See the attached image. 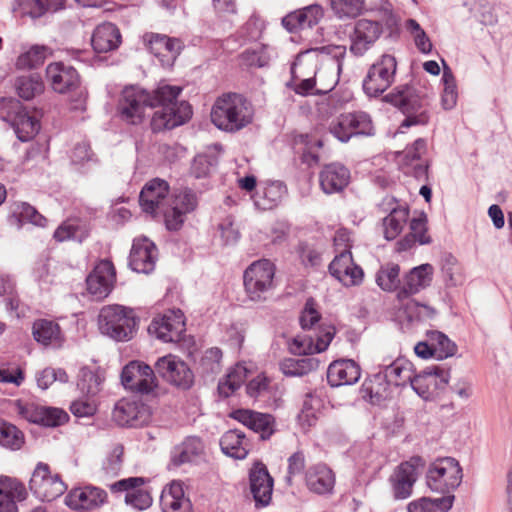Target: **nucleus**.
I'll return each instance as SVG.
<instances>
[{
    "label": "nucleus",
    "instance_id": "obj_1",
    "mask_svg": "<svg viewBox=\"0 0 512 512\" xmlns=\"http://www.w3.org/2000/svg\"><path fill=\"white\" fill-rule=\"evenodd\" d=\"M182 88L163 85L152 92L130 86L123 89L118 112L123 121L138 125L146 116L147 109L158 108L151 118V129L158 133L185 124L192 117V107L187 101H177Z\"/></svg>",
    "mask_w": 512,
    "mask_h": 512
},
{
    "label": "nucleus",
    "instance_id": "obj_2",
    "mask_svg": "<svg viewBox=\"0 0 512 512\" xmlns=\"http://www.w3.org/2000/svg\"><path fill=\"white\" fill-rule=\"evenodd\" d=\"M382 101L397 108L405 115L400 128L426 125L429 122L430 115L426 108L428 105L427 94L414 85H398L384 95Z\"/></svg>",
    "mask_w": 512,
    "mask_h": 512
},
{
    "label": "nucleus",
    "instance_id": "obj_3",
    "mask_svg": "<svg viewBox=\"0 0 512 512\" xmlns=\"http://www.w3.org/2000/svg\"><path fill=\"white\" fill-rule=\"evenodd\" d=\"M253 108L241 94L226 93L215 101L211 120L213 124L226 132H237L252 122Z\"/></svg>",
    "mask_w": 512,
    "mask_h": 512
},
{
    "label": "nucleus",
    "instance_id": "obj_4",
    "mask_svg": "<svg viewBox=\"0 0 512 512\" xmlns=\"http://www.w3.org/2000/svg\"><path fill=\"white\" fill-rule=\"evenodd\" d=\"M47 82L59 94L71 93V109L85 110L87 91L82 86L78 71L62 61L52 62L45 70Z\"/></svg>",
    "mask_w": 512,
    "mask_h": 512
},
{
    "label": "nucleus",
    "instance_id": "obj_5",
    "mask_svg": "<svg viewBox=\"0 0 512 512\" xmlns=\"http://www.w3.org/2000/svg\"><path fill=\"white\" fill-rule=\"evenodd\" d=\"M102 334L116 341H128L136 330V318L132 309L120 305L105 306L98 316Z\"/></svg>",
    "mask_w": 512,
    "mask_h": 512
},
{
    "label": "nucleus",
    "instance_id": "obj_6",
    "mask_svg": "<svg viewBox=\"0 0 512 512\" xmlns=\"http://www.w3.org/2000/svg\"><path fill=\"white\" fill-rule=\"evenodd\" d=\"M462 468L459 462L452 457L436 459L432 462L426 473V484L434 492L453 495L452 492L462 482Z\"/></svg>",
    "mask_w": 512,
    "mask_h": 512
},
{
    "label": "nucleus",
    "instance_id": "obj_7",
    "mask_svg": "<svg viewBox=\"0 0 512 512\" xmlns=\"http://www.w3.org/2000/svg\"><path fill=\"white\" fill-rule=\"evenodd\" d=\"M275 265L268 259H261L250 264L243 275V283L250 300L259 302L267 299L273 288Z\"/></svg>",
    "mask_w": 512,
    "mask_h": 512
},
{
    "label": "nucleus",
    "instance_id": "obj_8",
    "mask_svg": "<svg viewBox=\"0 0 512 512\" xmlns=\"http://www.w3.org/2000/svg\"><path fill=\"white\" fill-rule=\"evenodd\" d=\"M396 71V58L390 54H383L369 67L363 79L364 93L369 98L382 95L394 83Z\"/></svg>",
    "mask_w": 512,
    "mask_h": 512
},
{
    "label": "nucleus",
    "instance_id": "obj_9",
    "mask_svg": "<svg viewBox=\"0 0 512 512\" xmlns=\"http://www.w3.org/2000/svg\"><path fill=\"white\" fill-rule=\"evenodd\" d=\"M425 467V460L420 456H412L400 463L389 477L393 497L404 500L412 495L413 487Z\"/></svg>",
    "mask_w": 512,
    "mask_h": 512
},
{
    "label": "nucleus",
    "instance_id": "obj_10",
    "mask_svg": "<svg viewBox=\"0 0 512 512\" xmlns=\"http://www.w3.org/2000/svg\"><path fill=\"white\" fill-rule=\"evenodd\" d=\"M29 488L37 498L47 502L55 500L67 490L60 475H52L49 465L43 462H39L34 469Z\"/></svg>",
    "mask_w": 512,
    "mask_h": 512
},
{
    "label": "nucleus",
    "instance_id": "obj_11",
    "mask_svg": "<svg viewBox=\"0 0 512 512\" xmlns=\"http://www.w3.org/2000/svg\"><path fill=\"white\" fill-rule=\"evenodd\" d=\"M198 205L194 190L188 187L174 189L171 204L164 212L166 228L169 231L179 230L185 222L186 215L193 212Z\"/></svg>",
    "mask_w": 512,
    "mask_h": 512
},
{
    "label": "nucleus",
    "instance_id": "obj_12",
    "mask_svg": "<svg viewBox=\"0 0 512 512\" xmlns=\"http://www.w3.org/2000/svg\"><path fill=\"white\" fill-rule=\"evenodd\" d=\"M121 383L125 389L140 394H149L158 386L153 368L137 360L130 361L123 367Z\"/></svg>",
    "mask_w": 512,
    "mask_h": 512
},
{
    "label": "nucleus",
    "instance_id": "obj_13",
    "mask_svg": "<svg viewBox=\"0 0 512 512\" xmlns=\"http://www.w3.org/2000/svg\"><path fill=\"white\" fill-rule=\"evenodd\" d=\"M153 370L155 375L182 389H189L194 382V374L188 365L172 354L158 358Z\"/></svg>",
    "mask_w": 512,
    "mask_h": 512
},
{
    "label": "nucleus",
    "instance_id": "obj_14",
    "mask_svg": "<svg viewBox=\"0 0 512 512\" xmlns=\"http://www.w3.org/2000/svg\"><path fill=\"white\" fill-rule=\"evenodd\" d=\"M382 34V24L379 21L362 18L354 23L349 35V51L356 57H362L370 50Z\"/></svg>",
    "mask_w": 512,
    "mask_h": 512
},
{
    "label": "nucleus",
    "instance_id": "obj_15",
    "mask_svg": "<svg viewBox=\"0 0 512 512\" xmlns=\"http://www.w3.org/2000/svg\"><path fill=\"white\" fill-rule=\"evenodd\" d=\"M185 331L184 314L180 309L169 310L167 313L155 317L148 327L151 335L163 342H178Z\"/></svg>",
    "mask_w": 512,
    "mask_h": 512
},
{
    "label": "nucleus",
    "instance_id": "obj_16",
    "mask_svg": "<svg viewBox=\"0 0 512 512\" xmlns=\"http://www.w3.org/2000/svg\"><path fill=\"white\" fill-rule=\"evenodd\" d=\"M112 417L119 426L138 428L150 422L151 413L141 402L122 399L116 403Z\"/></svg>",
    "mask_w": 512,
    "mask_h": 512
},
{
    "label": "nucleus",
    "instance_id": "obj_17",
    "mask_svg": "<svg viewBox=\"0 0 512 512\" xmlns=\"http://www.w3.org/2000/svg\"><path fill=\"white\" fill-rule=\"evenodd\" d=\"M5 120L10 123L17 138L22 142L32 140L40 130L39 121L18 100L10 101V111Z\"/></svg>",
    "mask_w": 512,
    "mask_h": 512
},
{
    "label": "nucleus",
    "instance_id": "obj_18",
    "mask_svg": "<svg viewBox=\"0 0 512 512\" xmlns=\"http://www.w3.org/2000/svg\"><path fill=\"white\" fill-rule=\"evenodd\" d=\"M450 379V369L440 365H431L418 374L411 376L410 385L412 389L423 399L431 395L430 387L442 389Z\"/></svg>",
    "mask_w": 512,
    "mask_h": 512
},
{
    "label": "nucleus",
    "instance_id": "obj_19",
    "mask_svg": "<svg viewBox=\"0 0 512 512\" xmlns=\"http://www.w3.org/2000/svg\"><path fill=\"white\" fill-rule=\"evenodd\" d=\"M169 185L165 180L155 178L145 184L139 195V203L142 210L150 214L167 211V196Z\"/></svg>",
    "mask_w": 512,
    "mask_h": 512
},
{
    "label": "nucleus",
    "instance_id": "obj_20",
    "mask_svg": "<svg viewBox=\"0 0 512 512\" xmlns=\"http://www.w3.org/2000/svg\"><path fill=\"white\" fill-rule=\"evenodd\" d=\"M143 38L148 49L159 58L162 65H172L184 47L179 38L164 34L146 33Z\"/></svg>",
    "mask_w": 512,
    "mask_h": 512
},
{
    "label": "nucleus",
    "instance_id": "obj_21",
    "mask_svg": "<svg viewBox=\"0 0 512 512\" xmlns=\"http://www.w3.org/2000/svg\"><path fill=\"white\" fill-rule=\"evenodd\" d=\"M250 492L255 501V506H268L272 499L274 480L268 472L267 467L256 462L249 472Z\"/></svg>",
    "mask_w": 512,
    "mask_h": 512
},
{
    "label": "nucleus",
    "instance_id": "obj_22",
    "mask_svg": "<svg viewBox=\"0 0 512 512\" xmlns=\"http://www.w3.org/2000/svg\"><path fill=\"white\" fill-rule=\"evenodd\" d=\"M145 483L143 477H129L116 481L110 485L112 492H126L125 502L137 510H145L152 504L150 493L141 488Z\"/></svg>",
    "mask_w": 512,
    "mask_h": 512
},
{
    "label": "nucleus",
    "instance_id": "obj_23",
    "mask_svg": "<svg viewBox=\"0 0 512 512\" xmlns=\"http://www.w3.org/2000/svg\"><path fill=\"white\" fill-rule=\"evenodd\" d=\"M335 335L334 327H327L320 333L312 335H298L291 339L288 349L294 355L310 356L325 351Z\"/></svg>",
    "mask_w": 512,
    "mask_h": 512
},
{
    "label": "nucleus",
    "instance_id": "obj_24",
    "mask_svg": "<svg viewBox=\"0 0 512 512\" xmlns=\"http://www.w3.org/2000/svg\"><path fill=\"white\" fill-rule=\"evenodd\" d=\"M115 278L116 272L112 262L102 260L87 276V290L96 300L104 299L111 292Z\"/></svg>",
    "mask_w": 512,
    "mask_h": 512
},
{
    "label": "nucleus",
    "instance_id": "obj_25",
    "mask_svg": "<svg viewBox=\"0 0 512 512\" xmlns=\"http://www.w3.org/2000/svg\"><path fill=\"white\" fill-rule=\"evenodd\" d=\"M433 267L426 263L412 268L404 277L402 286L397 292V299L403 309L404 301L411 300L410 296L428 287L432 281Z\"/></svg>",
    "mask_w": 512,
    "mask_h": 512
},
{
    "label": "nucleus",
    "instance_id": "obj_26",
    "mask_svg": "<svg viewBox=\"0 0 512 512\" xmlns=\"http://www.w3.org/2000/svg\"><path fill=\"white\" fill-rule=\"evenodd\" d=\"M157 247L147 238L135 239L129 255V266L137 273L149 274L155 269Z\"/></svg>",
    "mask_w": 512,
    "mask_h": 512
},
{
    "label": "nucleus",
    "instance_id": "obj_27",
    "mask_svg": "<svg viewBox=\"0 0 512 512\" xmlns=\"http://www.w3.org/2000/svg\"><path fill=\"white\" fill-rule=\"evenodd\" d=\"M20 414L29 422L45 427H57L66 423L69 415L62 409L26 404L20 407Z\"/></svg>",
    "mask_w": 512,
    "mask_h": 512
},
{
    "label": "nucleus",
    "instance_id": "obj_28",
    "mask_svg": "<svg viewBox=\"0 0 512 512\" xmlns=\"http://www.w3.org/2000/svg\"><path fill=\"white\" fill-rule=\"evenodd\" d=\"M329 273L345 286L357 285L362 281L363 270L354 264L352 253L348 250L336 255L328 267Z\"/></svg>",
    "mask_w": 512,
    "mask_h": 512
},
{
    "label": "nucleus",
    "instance_id": "obj_29",
    "mask_svg": "<svg viewBox=\"0 0 512 512\" xmlns=\"http://www.w3.org/2000/svg\"><path fill=\"white\" fill-rule=\"evenodd\" d=\"M232 417L259 434L260 440L266 441L275 432V418L268 413H261L248 409H238L232 413Z\"/></svg>",
    "mask_w": 512,
    "mask_h": 512
},
{
    "label": "nucleus",
    "instance_id": "obj_30",
    "mask_svg": "<svg viewBox=\"0 0 512 512\" xmlns=\"http://www.w3.org/2000/svg\"><path fill=\"white\" fill-rule=\"evenodd\" d=\"M324 16V9L314 3L288 13L282 18L283 27L290 33L317 25Z\"/></svg>",
    "mask_w": 512,
    "mask_h": 512
},
{
    "label": "nucleus",
    "instance_id": "obj_31",
    "mask_svg": "<svg viewBox=\"0 0 512 512\" xmlns=\"http://www.w3.org/2000/svg\"><path fill=\"white\" fill-rule=\"evenodd\" d=\"M350 182L349 169L339 163L333 162L323 166L319 172V183L325 194L342 192Z\"/></svg>",
    "mask_w": 512,
    "mask_h": 512
},
{
    "label": "nucleus",
    "instance_id": "obj_32",
    "mask_svg": "<svg viewBox=\"0 0 512 512\" xmlns=\"http://www.w3.org/2000/svg\"><path fill=\"white\" fill-rule=\"evenodd\" d=\"M360 376V366L351 359L336 360L327 369V381L331 387L352 385Z\"/></svg>",
    "mask_w": 512,
    "mask_h": 512
},
{
    "label": "nucleus",
    "instance_id": "obj_33",
    "mask_svg": "<svg viewBox=\"0 0 512 512\" xmlns=\"http://www.w3.org/2000/svg\"><path fill=\"white\" fill-rule=\"evenodd\" d=\"M205 446L200 437L188 436L183 442L174 447L171 454V462L174 466L186 463L197 464L204 456Z\"/></svg>",
    "mask_w": 512,
    "mask_h": 512
},
{
    "label": "nucleus",
    "instance_id": "obj_34",
    "mask_svg": "<svg viewBox=\"0 0 512 512\" xmlns=\"http://www.w3.org/2000/svg\"><path fill=\"white\" fill-rule=\"evenodd\" d=\"M121 43V34L118 27L110 22L98 25L91 38L95 52L107 53L118 48Z\"/></svg>",
    "mask_w": 512,
    "mask_h": 512
},
{
    "label": "nucleus",
    "instance_id": "obj_35",
    "mask_svg": "<svg viewBox=\"0 0 512 512\" xmlns=\"http://www.w3.org/2000/svg\"><path fill=\"white\" fill-rule=\"evenodd\" d=\"M160 505L163 512H191L192 504L184 496L181 483L173 481L164 488L160 496Z\"/></svg>",
    "mask_w": 512,
    "mask_h": 512
},
{
    "label": "nucleus",
    "instance_id": "obj_36",
    "mask_svg": "<svg viewBox=\"0 0 512 512\" xmlns=\"http://www.w3.org/2000/svg\"><path fill=\"white\" fill-rule=\"evenodd\" d=\"M23 484L10 478H0V512H18L17 502L26 499Z\"/></svg>",
    "mask_w": 512,
    "mask_h": 512
},
{
    "label": "nucleus",
    "instance_id": "obj_37",
    "mask_svg": "<svg viewBox=\"0 0 512 512\" xmlns=\"http://www.w3.org/2000/svg\"><path fill=\"white\" fill-rule=\"evenodd\" d=\"M306 484L316 494H328L334 488L335 476L325 464H317L306 472Z\"/></svg>",
    "mask_w": 512,
    "mask_h": 512
},
{
    "label": "nucleus",
    "instance_id": "obj_38",
    "mask_svg": "<svg viewBox=\"0 0 512 512\" xmlns=\"http://www.w3.org/2000/svg\"><path fill=\"white\" fill-rule=\"evenodd\" d=\"M63 5V0H13L12 10L20 17L40 18L47 11H56Z\"/></svg>",
    "mask_w": 512,
    "mask_h": 512
},
{
    "label": "nucleus",
    "instance_id": "obj_39",
    "mask_svg": "<svg viewBox=\"0 0 512 512\" xmlns=\"http://www.w3.org/2000/svg\"><path fill=\"white\" fill-rule=\"evenodd\" d=\"M222 452L234 459H245L249 453L250 444L244 432L234 429L225 432L220 438Z\"/></svg>",
    "mask_w": 512,
    "mask_h": 512
},
{
    "label": "nucleus",
    "instance_id": "obj_40",
    "mask_svg": "<svg viewBox=\"0 0 512 512\" xmlns=\"http://www.w3.org/2000/svg\"><path fill=\"white\" fill-rule=\"evenodd\" d=\"M106 498V491L93 486L75 489L69 495L71 505L75 508L87 510L101 506Z\"/></svg>",
    "mask_w": 512,
    "mask_h": 512
},
{
    "label": "nucleus",
    "instance_id": "obj_41",
    "mask_svg": "<svg viewBox=\"0 0 512 512\" xmlns=\"http://www.w3.org/2000/svg\"><path fill=\"white\" fill-rule=\"evenodd\" d=\"M384 369L379 371L377 379L387 380L390 385L402 386L410 381L412 376V364L402 358H398L392 363L383 366Z\"/></svg>",
    "mask_w": 512,
    "mask_h": 512
},
{
    "label": "nucleus",
    "instance_id": "obj_42",
    "mask_svg": "<svg viewBox=\"0 0 512 512\" xmlns=\"http://www.w3.org/2000/svg\"><path fill=\"white\" fill-rule=\"evenodd\" d=\"M319 359L307 356L304 358H285L279 363L280 371L287 377H301L319 367Z\"/></svg>",
    "mask_w": 512,
    "mask_h": 512
},
{
    "label": "nucleus",
    "instance_id": "obj_43",
    "mask_svg": "<svg viewBox=\"0 0 512 512\" xmlns=\"http://www.w3.org/2000/svg\"><path fill=\"white\" fill-rule=\"evenodd\" d=\"M454 495H446L440 498L422 497L412 501L407 506L408 512H448L453 505Z\"/></svg>",
    "mask_w": 512,
    "mask_h": 512
},
{
    "label": "nucleus",
    "instance_id": "obj_44",
    "mask_svg": "<svg viewBox=\"0 0 512 512\" xmlns=\"http://www.w3.org/2000/svg\"><path fill=\"white\" fill-rule=\"evenodd\" d=\"M409 217L407 207L393 208L390 213L383 218L384 238L388 241L394 240L403 230Z\"/></svg>",
    "mask_w": 512,
    "mask_h": 512
},
{
    "label": "nucleus",
    "instance_id": "obj_45",
    "mask_svg": "<svg viewBox=\"0 0 512 512\" xmlns=\"http://www.w3.org/2000/svg\"><path fill=\"white\" fill-rule=\"evenodd\" d=\"M60 333V326L52 320L38 319L33 323V337L38 343L44 346L58 341L60 339Z\"/></svg>",
    "mask_w": 512,
    "mask_h": 512
},
{
    "label": "nucleus",
    "instance_id": "obj_46",
    "mask_svg": "<svg viewBox=\"0 0 512 512\" xmlns=\"http://www.w3.org/2000/svg\"><path fill=\"white\" fill-rule=\"evenodd\" d=\"M425 336L431 342V346L433 347L437 359H446L456 354L457 345L443 332L438 330H427Z\"/></svg>",
    "mask_w": 512,
    "mask_h": 512
},
{
    "label": "nucleus",
    "instance_id": "obj_47",
    "mask_svg": "<svg viewBox=\"0 0 512 512\" xmlns=\"http://www.w3.org/2000/svg\"><path fill=\"white\" fill-rule=\"evenodd\" d=\"M365 0H330L334 16L341 21L357 18L362 14Z\"/></svg>",
    "mask_w": 512,
    "mask_h": 512
},
{
    "label": "nucleus",
    "instance_id": "obj_48",
    "mask_svg": "<svg viewBox=\"0 0 512 512\" xmlns=\"http://www.w3.org/2000/svg\"><path fill=\"white\" fill-rule=\"evenodd\" d=\"M285 192L286 187L283 183L274 182L257 192L254 203L263 210L272 209L281 200Z\"/></svg>",
    "mask_w": 512,
    "mask_h": 512
},
{
    "label": "nucleus",
    "instance_id": "obj_49",
    "mask_svg": "<svg viewBox=\"0 0 512 512\" xmlns=\"http://www.w3.org/2000/svg\"><path fill=\"white\" fill-rule=\"evenodd\" d=\"M104 377L97 370L82 367L78 373L77 387L87 396H95L101 389Z\"/></svg>",
    "mask_w": 512,
    "mask_h": 512
},
{
    "label": "nucleus",
    "instance_id": "obj_50",
    "mask_svg": "<svg viewBox=\"0 0 512 512\" xmlns=\"http://www.w3.org/2000/svg\"><path fill=\"white\" fill-rule=\"evenodd\" d=\"M50 53V48L45 45H33L29 50L18 56L16 68L22 70L37 68L44 63Z\"/></svg>",
    "mask_w": 512,
    "mask_h": 512
},
{
    "label": "nucleus",
    "instance_id": "obj_51",
    "mask_svg": "<svg viewBox=\"0 0 512 512\" xmlns=\"http://www.w3.org/2000/svg\"><path fill=\"white\" fill-rule=\"evenodd\" d=\"M346 120L351 122L349 129L351 130V136H373L375 129L373 126L370 115L363 111H356L351 113H344Z\"/></svg>",
    "mask_w": 512,
    "mask_h": 512
},
{
    "label": "nucleus",
    "instance_id": "obj_52",
    "mask_svg": "<svg viewBox=\"0 0 512 512\" xmlns=\"http://www.w3.org/2000/svg\"><path fill=\"white\" fill-rule=\"evenodd\" d=\"M15 88L19 97L31 100L44 89V84L38 74L20 76L16 79Z\"/></svg>",
    "mask_w": 512,
    "mask_h": 512
},
{
    "label": "nucleus",
    "instance_id": "obj_53",
    "mask_svg": "<svg viewBox=\"0 0 512 512\" xmlns=\"http://www.w3.org/2000/svg\"><path fill=\"white\" fill-rule=\"evenodd\" d=\"M400 267L395 263L382 265L376 273V283L384 291H394L400 285Z\"/></svg>",
    "mask_w": 512,
    "mask_h": 512
},
{
    "label": "nucleus",
    "instance_id": "obj_54",
    "mask_svg": "<svg viewBox=\"0 0 512 512\" xmlns=\"http://www.w3.org/2000/svg\"><path fill=\"white\" fill-rule=\"evenodd\" d=\"M441 80L444 85L441 104L445 110H451L457 103L458 92L455 77L451 69L445 63Z\"/></svg>",
    "mask_w": 512,
    "mask_h": 512
},
{
    "label": "nucleus",
    "instance_id": "obj_55",
    "mask_svg": "<svg viewBox=\"0 0 512 512\" xmlns=\"http://www.w3.org/2000/svg\"><path fill=\"white\" fill-rule=\"evenodd\" d=\"M271 57V49L267 45H260L257 48L245 50L240 55L243 65L257 68L268 66Z\"/></svg>",
    "mask_w": 512,
    "mask_h": 512
},
{
    "label": "nucleus",
    "instance_id": "obj_56",
    "mask_svg": "<svg viewBox=\"0 0 512 512\" xmlns=\"http://www.w3.org/2000/svg\"><path fill=\"white\" fill-rule=\"evenodd\" d=\"M24 444V434L15 425L0 419V445L18 450Z\"/></svg>",
    "mask_w": 512,
    "mask_h": 512
},
{
    "label": "nucleus",
    "instance_id": "obj_57",
    "mask_svg": "<svg viewBox=\"0 0 512 512\" xmlns=\"http://www.w3.org/2000/svg\"><path fill=\"white\" fill-rule=\"evenodd\" d=\"M441 270L447 286L455 287L461 283L462 278L458 273V261L451 253L446 252L442 255Z\"/></svg>",
    "mask_w": 512,
    "mask_h": 512
},
{
    "label": "nucleus",
    "instance_id": "obj_58",
    "mask_svg": "<svg viewBox=\"0 0 512 512\" xmlns=\"http://www.w3.org/2000/svg\"><path fill=\"white\" fill-rule=\"evenodd\" d=\"M222 351L217 347L205 351L199 362V369L204 375H215L221 371Z\"/></svg>",
    "mask_w": 512,
    "mask_h": 512
},
{
    "label": "nucleus",
    "instance_id": "obj_59",
    "mask_svg": "<svg viewBox=\"0 0 512 512\" xmlns=\"http://www.w3.org/2000/svg\"><path fill=\"white\" fill-rule=\"evenodd\" d=\"M378 376L379 372L363 384V390L373 404H379L387 397L386 391L390 385L387 380L377 379Z\"/></svg>",
    "mask_w": 512,
    "mask_h": 512
},
{
    "label": "nucleus",
    "instance_id": "obj_60",
    "mask_svg": "<svg viewBox=\"0 0 512 512\" xmlns=\"http://www.w3.org/2000/svg\"><path fill=\"white\" fill-rule=\"evenodd\" d=\"M403 309L407 316V319L411 322L414 320L422 321L433 319L436 314L434 308L424 304H420L419 302H416L413 299L403 303Z\"/></svg>",
    "mask_w": 512,
    "mask_h": 512
},
{
    "label": "nucleus",
    "instance_id": "obj_61",
    "mask_svg": "<svg viewBox=\"0 0 512 512\" xmlns=\"http://www.w3.org/2000/svg\"><path fill=\"white\" fill-rule=\"evenodd\" d=\"M15 214L18 215L19 221L31 223L36 226L44 227L47 219L41 215L33 206L26 202L17 204Z\"/></svg>",
    "mask_w": 512,
    "mask_h": 512
},
{
    "label": "nucleus",
    "instance_id": "obj_62",
    "mask_svg": "<svg viewBox=\"0 0 512 512\" xmlns=\"http://www.w3.org/2000/svg\"><path fill=\"white\" fill-rule=\"evenodd\" d=\"M216 165V159L206 154H198L194 157L191 165V174L197 178H204L209 175L211 168Z\"/></svg>",
    "mask_w": 512,
    "mask_h": 512
},
{
    "label": "nucleus",
    "instance_id": "obj_63",
    "mask_svg": "<svg viewBox=\"0 0 512 512\" xmlns=\"http://www.w3.org/2000/svg\"><path fill=\"white\" fill-rule=\"evenodd\" d=\"M123 446L116 445L102 465L106 476H116L122 467Z\"/></svg>",
    "mask_w": 512,
    "mask_h": 512
},
{
    "label": "nucleus",
    "instance_id": "obj_64",
    "mask_svg": "<svg viewBox=\"0 0 512 512\" xmlns=\"http://www.w3.org/2000/svg\"><path fill=\"white\" fill-rule=\"evenodd\" d=\"M351 122L346 120L344 113L333 119L329 124V132L340 142H348L351 136V130L349 125Z\"/></svg>",
    "mask_w": 512,
    "mask_h": 512
}]
</instances>
